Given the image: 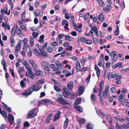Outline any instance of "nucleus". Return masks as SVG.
<instances>
[{"instance_id":"6e6552de","label":"nucleus","mask_w":129,"mask_h":129,"mask_svg":"<svg viewBox=\"0 0 129 129\" xmlns=\"http://www.w3.org/2000/svg\"><path fill=\"white\" fill-rule=\"evenodd\" d=\"M28 74L30 78L33 79H34L35 75L30 69H29L28 70Z\"/></svg>"},{"instance_id":"9b49d317","label":"nucleus","mask_w":129,"mask_h":129,"mask_svg":"<svg viewBox=\"0 0 129 129\" xmlns=\"http://www.w3.org/2000/svg\"><path fill=\"white\" fill-rule=\"evenodd\" d=\"M74 107L78 111L80 112H82L83 111V108L79 105L74 104Z\"/></svg>"},{"instance_id":"58836bf2","label":"nucleus","mask_w":129,"mask_h":129,"mask_svg":"<svg viewBox=\"0 0 129 129\" xmlns=\"http://www.w3.org/2000/svg\"><path fill=\"white\" fill-rule=\"evenodd\" d=\"M122 63L121 62H119L115 64L114 65V67L115 68H116L119 67V68L122 67Z\"/></svg>"},{"instance_id":"8fccbe9b","label":"nucleus","mask_w":129,"mask_h":129,"mask_svg":"<svg viewBox=\"0 0 129 129\" xmlns=\"http://www.w3.org/2000/svg\"><path fill=\"white\" fill-rule=\"evenodd\" d=\"M39 34V33L36 32H34L32 33V36L33 38H37Z\"/></svg>"},{"instance_id":"e433bc0d","label":"nucleus","mask_w":129,"mask_h":129,"mask_svg":"<svg viewBox=\"0 0 129 129\" xmlns=\"http://www.w3.org/2000/svg\"><path fill=\"white\" fill-rule=\"evenodd\" d=\"M41 65L43 67L48 66L49 63L45 61H42L41 63Z\"/></svg>"},{"instance_id":"7ed1b4c3","label":"nucleus","mask_w":129,"mask_h":129,"mask_svg":"<svg viewBox=\"0 0 129 129\" xmlns=\"http://www.w3.org/2000/svg\"><path fill=\"white\" fill-rule=\"evenodd\" d=\"M36 110V108H34L29 111L26 117L27 119L32 118L35 116H36L35 112Z\"/></svg>"},{"instance_id":"2eb2a0df","label":"nucleus","mask_w":129,"mask_h":129,"mask_svg":"<svg viewBox=\"0 0 129 129\" xmlns=\"http://www.w3.org/2000/svg\"><path fill=\"white\" fill-rule=\"evenodd\" d=\"M21 122L20 119H17L16 121V123H15V125H16V126L15 128L16 129H18L20 126Z\"/></svg>"},{"instance_id":"f8f14e48","label":"nucleus","mask_w":129,"mask_h":129,"mask_svg":"<svg viewBox=\"0 0 129 129\" xmlns=\"http://www.w3.org/2000/svg\"><path fill=\"white\" fill-rule=\"evenodd\" d=\"M50 101V100H49L47 99H43V100L40 101H38V106H39L40 105L42 104L47 103H49V101Z\"/></svg>"},{"instance_id":"20e7f679","label":"nucleus","mask_w":129,"mask_h":129,"mask_svg":"<svg viewBox=\"0 0 129 129\" xmlns=\"http://www.w3.org/2000/svg\"><path fill=\"white\" fill-rule=\"evenodd\" d=\"M117 52L115 51H113L110 52V56L111 57H113L112 58V61L114 62L117 60V57L115 56L117 55Z\"/></svg>"},{"instance_id":"4d7b16f0","label":"nucleus","mask_w":129,"mask_h":129,"mask_svg":"<svg viewBox=\"0 0 129 129\" xmlns=\"http://www.w3.org/2000/svg\"><path fill=\"white\" fill-rule=\"evenodd\" d=\"M85 42L87 44H90L92 43V42L90 40L86 39V41H85Z\"/></svg>"},{"instance_id":"dca6fc26","label":"nucleus","mask_w":129,"mask_h":129,"mask_svg":"<svg viewBox=\"0 0 129 129\" xmlns=\"http://www.w3.org/2000/svg\"><path fill=\"white\" fill-rule=\"evenodd\" d=\"M33 52L34 54L35 55L37 56H39L40 57L41 56V54L38 51L37 49L36 48L34 49L33 50Z\"/></svg>"},{"instance_id":"69168bd1","label":"nucleus","mask_w":129,"mask_h":129,"mask_svg":"<svg viewBox=\"0 0 129 129\" xmlns=\"http://www.w3.org/2000/svg\"><path fill=\"white\" fill-rule=\"evenodd\" d=\"M74 28L76 30L78 31L79 33H80L82 31L81 29L80 28L78 27V26L76 27V28Z\"/></svg>"},{"instance_id":"774afa93","label":"nucleus","mask_w":129,"mask_h":129,"mask_svg":"<svg viewBox=\"0 0 129 129\" xmlns=\"http://www.w3.org/2000/svg\"><path fill=\"white\" fill-rule=\"evenodd\" d=\"M9 71L11 73L12 76L13 77H14L15 76V75H14L13 70L10 68L9 69Z\"/></svg>"},{"instance_id":"aec40b11","label":"nucleus","mask_w":129,"mask_h":129,"mask_svg":"<svg viewBox=\"0 0 129 129\" xmlns=\"http://www.w3.org/2000/svg\"><path fill=\"white\" fill-rule=\"evenodd\" d=\"M50 69L48 66H45L44 68V70L46 75H48L50 73Z\"/></svg>"},{"instance_id":"37998d69","label":"nucleus","mask_w":129,"mask_h":129,"mask_svg":"<svg viewBox=\"0 0 129 129\" xmlns=\"http://www.w3.org/2000/svg\"><path fill=\"white\" fill-rule=\"evenodd\" d=\"M24 71V69L23 67H19L18 69V72L20 74L23 73Z\"/></svg>"},{"instance_id":"4c0bfd02","label":"nucleus","mask_w":129,"mask_h":129,"mask_svg":"<svg viewBox=\"0 0 129 129\" xmlns=\"http://www.w3.org/2000/svg\"><path fill=\"white\" fill-rule=\"evenodd\" d=\"M44 36L43 35H42L40 37V39L38 40V41L40 43L42 42L43 43L44 42V40H43L44 38Z\"/></svg>"},{"instance_id":"473e14b6","label":"nucleus","mask_w":129,"mask_h":129,"mask_svg":"<svg viewBox=\"0 0 129 129\" xmlns=\"http://www.w3.org/2000/svg\"><path fill=\"white\" fill-rule=\"evenodd\" d=\"M95 1H97L98 3L100 6L102 7L104 6L105 5V3L102 0H95Z\"/></svg>"},{"instance_id":"79ce46f5","label":"nucleus","mask_w":129,"mask_h":129,"mask_svg":"<svg viewBox=\"0 0 129 129\" xmlns=\"http://www.w3.org/2000/svg\"><path fill=\"white\" fill-rule=\"evenodd\" d=\"M118 99L119 101V103L123 105L124 104V102L125 101L124 99L122 98H119Z\"/></svg>"},{"instance_id":"412c9836","label":"nucleus","mask_w":129,"mask_h":129,"mask_svg":"<svg viewBox=\"0 0 129 129\" xmlns=\"http://www.w3.org/2000/svg\"><path fill=\"white\" fill-rule=\"evenodd\" d=\"M15 31L18 35L20 37H22L23 35L22 34L21 30L17 28L15 29Z\"/></svg>"},{"instance_id":"a19ab883","label":"nucleus","mask_w":129,"mask_h":129,"mask_svg":"<svg viewBox=\"0 0 129 129\" xmlns=\"http://www.w3.org/2000/svg\"><path fill=\"white\" fill-rule=\"evenodd\" d=\"M63 90L64 92V93H68V96H70L71 95V93L69 92L68 89L65 88L63 87Z\"/></svg>"},{"instance_id":"13d9d810","label":"nucleus","mask_w":129,"mask_h":129,"mask_svg":"<svg viewBox=\"0 0 129 129\" xmlns=\"http://www.w3.org/2000/svg\"><path fill=\"white\" fill-rule=\"evenodd\" d=\"M69 24L68 23V21L65 19H63L62 20V24L63 25H66L67 24Z\"/></svg>"},{"instance_id":"7c9ffc66","label":"nucleus","mask_w":129,"mask_h":129,"mask_svg":"<svg viewBox=\"0 0 129 129\" xmlns=\"http://www.w3.org/2000/svg\"><path fill=\"white\" fill-rule=\"evenodd\" d=\"M34 38L32 37H30V47H32L33 46L34 44Z\"/></svg>"},{"instance_id":"680f3d73","label":"nucleus","mask_w":129,"mask_h":129,"mask_svg":"<svg viewBox=\"0 0 129 129\" xmlns=\"http://www.w3.org/2000/svg\"><path fill=\"white\" fill-rule=\"evenodd\" d=\"M87 70V68L86 67H83L82 69H81L80 71V72H84L86 71Z\"/></svg>"},{"instance_id":"5701e85b","label":"nucleus","mask_w":129,"mask_h":129,"mask_svg":"<svg viewBox=\"0 0 129 129\" xmlns=\"http://www.w3.org/2000/svg\"><path fill=\"white\" fill-rule=\"evenodd\" d=\"M10 43L11 46L13 47L14 46V44L15 43V41L13 38L12 37H10Z\"/></svg>"},{"instance_id":"09e8293b","label":"nucleus","mask_w":129,"mask_h":129,"mask_svg":"<svg viewBox=\"0 0 129 129\" xmlns=\"http://www.w3.org/2000/svg\"><path fill=\"white\" fill-rule=\"evenodd\" d=\"M33 52L31 50H30L27 52V56L29 57H31L32 55Z\"/></svg>"},{"instance_id":"6ab92c4d","label":"nucleus","mask_w":129,"mask_h":129,"mask_svg":"<svg viewBox=\"0 0 129 129\" xmlns=\"http://www.w3.org/2000/svg\"><path fill=\"white\" fill-rule=\"evenodd\" d=\"M35 75L37 76H42L43 75V72L41 70H38L35 71Z\"/></svg>"},{"instance_id":"c756f323","label":"nucleus","mask_w":129,"mask_h":129,"mask_svg":"<svg viewBox=\"0 0 129 129\" xmlns=\"http://www.w3.org/2000/svg\"><path fill=\"white\" fill-rule=\"evenodd\" d=\"M76 70H77L78 71H80L81 69V66L80 63L79 61H77L76 63Z\"/></svg>"},{"instance_id":"b1692460","label":"nucleus","mask_w":129,"mask_h":129,"mask_svg":"<svg viewBox=\"0 0 129 129\" xmlns=\"http://www.w3.org/2000/svg\"><path fill=\"white\" fill-rule=\"evenodd\" d=\"M114 78H115V79L119 80L121 79L122 77V76H119L118 73H115L113 75Z\"/></svg>"},{"instance_id":"0e129e2a","label":"nucleus","mask_w":129,"mask_h":129,"mask_svg":"<svg viewBox=\"0 0 129 129\" xmlns=\"http://www.w3.org/2000/svg\"><path fill=\"white\" fill-rule=\"evenodd\" d=\"M29 125V124L28 121H25L24 123V126L25 127H28Z\"/></svg>"},{"instance_id":"c85d7f7f","label":"nucleus","mask_w":129,"mask_h":129,"mask_svg":"<svg viewBox=\"0 0 129 129\" xmlns=\"http://www.w3.org/2000/svg\"><path fill=\"white\" fill-rule=\"evenodd\" d=\"M69 72L67 70H63L62 71V73L63 74H65L66 77H67L71 76V74L70 72Z\"/></svg>"},{"instance_id":"bf43d9fd","label":"nucleus","mask_w":129,"mask_h":129,"mask_svg":"<svg viewBox=\"0 0 129 129\" xmlns=\"http://www.w3.org/2000/svg\"><path fill=\"white\" fill-rule=\"evenodd\" d=\"M90 15V14L89 13H88L86 14L84 16V19L85 20H86L87 18L89 17Z\"/></svg>"},{"instance_id":"4468645a","label":"nucleus","mask_w":129,"mask_h":129,"mask_svg":"<svg viewBox=\"0 0 129 129\" xmlns=\"http://www.w3.org/2000/svg\"><path fill=\"white\" fill-rule=\"evenodd\" d=\"M73 82L70 81L67 84V88L70 91L72 90L73 88Z\"/></svg>"},{"instance_id":"bb28decb","label":"nucleus","mask_w":129,"mask_h":129,"mask_svg":"<svg viewBox=\"0 0 129 129\" xmlns=\"http://www.w3.org/2000/svg\"><path fill=\"white\" fill-rule=\"evenodd\" d=\"M81 101L82 99L81 98H78L75 101L74 105H78L80 104L81 102Z\"/></svg>"},{"instance_id":"338daca9","label":"nucleus","mask_w":129,"mask_h":129,"mask_svg":"<svg viewBox=\"0 0 129 129\" xmlns=\"http://www.w3.org/2000/svg\"><path fill=\"white\" fill-rule=\"evenodd\" d=\"M15 32L16 31L14 30V28L11 29V34L12 36H15Z\"/></svg>"},{"instance_id":"f3484780","label":"nucleus","mask_w":129,"mask_h":129,"mask_svg":"<svg viewBox=\"0 0 129 129\" xmlns=\"http://www.w3.org/2000/svg\"><path fill=\"white\" fill-rule=\"evenodd\" d=\"M105 116L108 121L109 122L110 125L112 126V121L111 117L108 114H106Z\"/></svg>"},{"instance_id":"f257e3e1","label":"nucleus","mask_w":129,"mask_h":129,"mask_svg":"<svg viewBox=\"0 0 129 129\" xmlns=\"http://www.w3.org/2000/svg\"><path fill=\"white\" fill-rule=\"evenodd\" d=\"M56 101L57 102L60 103L63 105H68L70 104V103L67 102H68V101L64 99L63 97L58 98L56 100Z\"/></svg>"},{"instance_id":"603ef678","label":"nucleus","mask_w":129,"mask_h":129,"mask_svg":"<svg viewBox=\"0 0 129 129\" xmlns=\"http://www.w3.org/2000/svg\"><path fill=\"white\" fill-rule=\"evenodd\" d=\"M86 40V39L83 37L80 38L79 39V40L80 42H85Z\"/></svg>"},{"instance_id":"864d4df0","label":"nucleus","mask_w":129,"mask_h":129,"mask_svg":"<svg viewBox=\"0 0 129 129\" xmlns=\"http://www.w3.org/2000/svg\"><path fill=\"white\" fill-rule=\"evenodd\" d=\"M129 70V68L125 69H123L121 71V72L122 73H124Z\"/></svg>"},{"instance_id":"9d476101","label":"nucleus","mask_w":129,"mask_h":129,"mask_svg":"<svg viewBox=\"0 0 129 129\" xmlns=\"http://www.w3.org/2000/svg\"><path fill=\"white\" fill-rule=\"evenodd\" d=\"M107 7H104L103 8V10L106 13H107L110 11V10L112 8L111 6L109 4H107L106 5Z\"/></svg>"},{"instance_id":"ea45409f","label":"nucleus","mask_w":129,"mask_h":129,"mask_svg":"<svg viewBox=\"0 0 129 129\" xmlns=\"http://www.w3.org/2000/svg\"><path fill=\"white\" fill-rule=\"evenodd\" d=\"M103 95L102 97L103 98H105L107 96L109 95V92H104V91L102 92Z\"/></svg>"},{"instance_id":"f03ea898","label":"nucleus","mask_w":129,"mask_h":129,"mask_svg":"<svg viewBox=\"0 0 129 129\" xmlns=\"http://www.w3.org/2000/svg\"><path fill=\"white\" fill-rule=\"evenodd\" d=\"M35 85H32L27 90L25 91L23 94L24 95H29L34 91H35Z\"/></svg>"},{"instance_id":"a211bd4d","label":"nucleus","mask_w":129,"mask_h":129,"mask_svg":"<svg viewBox=\"0 0 129 129\" xmlns=\"http://www.w3.org/2000/svg\"><path fill=\"white\" fill-rule=\"evenodd\" d=\"M39 50L43 57H45L47 56V53L45 50L41 48H39Z\"/></svg>"},{"instance_id":"f704fd0d","label":"nucleus","mask_w":129,"mask_h":129,"mask_svg":"<svg viewBox=\"0 0 129 129\" xmlns=\"http://www.w3.org/2000/svg\"><path fill=\"white\" fill-rule=\"evenodd\" d=\"M68 123V118L67 117L66 120L64 122L63 125V127L64 129H66L67 127Z\"/></svg>"},{"instance_id":"e2e57ef3","label":"nucleus","mask_w":129,"mask_h":129,"mask_svg":"<svg viewBox=\"0 0 129 129\" xmlns=\"http://www.w3.org/2000/svg\"><path fill=\"white\" fill-rule=\"evenodd\" d=\"M54 88L55 90L57 91L60 92L61 91V89L60 88L55 86H54Z\"/></svg>"},{"instance_id":"72a5a7b5","label":"nucleus","mask_w":129,"mask_h":129,"mask_svg":"<svg viewBox=\"0 0 129 129\" xmlns=\"http://www.w3.org/2000/svg\"><path fill=\"white\" fill-rule=\"evenodd\" d=\"M55 48V47H52L50 46L48 47L47 48V51L48 52H51L54 50Z\"/></svg>"},{"instance_id":"6e6d98bb","label":"nucleus","mask_w":129,"mask_h":129,"mask_svg":"<svg viewBox=\"0 0 129 129\" xmlns=\"http://www.w3.org/2000/svg\"><path fill=\"white\" fill-rule=\"evenodd\" d=\"M20 84L21 87H24L25 86V82L24 81V80H22L20 82Z\"/></svg>"},{"instance_id":"a878e982","label":"nucleus","mask_w":129,"mask_h":129,"mask_svg":"<svg viewBox=\"0 0 129 129\" xmlns=\"http://www.w3.org/2000/svg\"><path fill=\"white\" fill-rule=\"evenodd\" d=\"M121 129H127L129 128V122H128L126 124H123L121 126Z\"/></svg>"},{"instance_id":"052dcab7","label":"nucleus","mask_w":129,"mask_h":129,"mask_svg":"<svg viewBox=\"0 0 129 129\" xmlns=\"http://www.w3.org/2000/svg\"><path fill=\"white\" fill-rule=\"evenodd\" d=\"M116 89L114 87H112L110 89V91L113 93H115L116 92Z\"/></svg>"},{"instance_id":"ddd939ff","label":"nucleus","mask_w":129,"mask_h":129,"mask_svg":"<svg viewBox=\"0 0 129 129\" xmlns=\"http://www.w3.org/2000/svg\"><path fill=\"white\" fill-rule=\"evenodd\" d=\"M53 116L52 113H50L47 116L46 119V122L47 123H48L50 122V120H51Z\"/></svg>"},{"instance_id":"de8ad7c7","label":"nucleus","mask_w":129,"mask_h":129,"mask_svg":"<svg viewBox=\"0 0 129 129\" xmlns=\"http://www.w3.org/2000/svg\"><path fill=\"white\" fill-rule=\"evenodd\" d=\"M28 42V39L26 38H24L22 41V43L23 44H27Z\"/></svg>"},{"instance_id":"49530a36","label":"nucleus","mask_w":129,"mask_h":129,"mask_svg":"<svg viewBox=\"0 0 129 129\" xmlns=\"http://www.w3.org/2000/svg\"><path fill=\"white\" fill-rule=\"evenodd\" d=\"M0 113L2 115H3L6 118L7 117V113L5 111L3 110L2 111L1 109V111H0Z\"/></svg>"},{"instance_id":"423d86ee","label":"nucleus","mask_w":129,"mask_h":129,"mask_svg":"<svg viewBox=\"0 0 129 129\" xmlns=\"http://www.w3.org/2000/svg\"><path fill=\"white\" fill-rule=\"evenodd\" d=\"M8 120L10 122L11 125H12L14 121V118L13 115L11 113L9 114Z\"/></svg>"},{"instance_id":"39448f33","label":"nucleus","mask_w":129,"mask_h":129,"mask_svg":"<svg viewBox=\"0 0 129 129\" xmlns=\"http://www.w3.org/2000/svg\"><path fill=\"white\" fill-rule=\"evenodd\" d=\"M78 95L79 96L82 95L84 92L85 89V87L84 86H78Z\"/></svg>"},{"instance_id":"1a4fd4ad","label":"nucleus","mask_w":129,"mask_h":129,"mask_svg":"<svg viewBox=\"0 0 129 129\" xmlns=\"http://www.w3.org/2000/svg\"><path fill=\"white\" fill-rule=\"evenodd\" d=\"M61 114V112L59 111H58L57 112L55 115L53 120L54 121H55L57 120H58L60 118V116Z\"/></svg>"},{"instance_id":"393cba45","label":"nucleus","mask_w":129,"mask_h":129,"mask_svg":"<svg viewBox=\"0 0 129 129\" xmlns=\"http://www.w3.org/2000/svg\"><path fill=\"white\" fill-rule=\"evenodd\" d=\"M21 46V42H19L15 47V51L18 52L20 49Z\"/></svg>"},{"instance_id":"5fc2aeb1","label":"nucleus","mask_w":129,"mask_h":129,"mask_svg":"<svg viewBox=\"0 0 129 129\" xmlns=\"http://www.w3.org/2000/svg\"><path fill=\"white\" fill-rule=\"evenodd\" d=\"M65 35L63 34H58L57 36L58 38V39H61Z\"/></svg>"},{"instance_id":"cd10ccee","label":"nucleus","mask_w":129,"mask_h":129,"mask_svg":"<svg viewBox=\"0 0 129 129\" xmlns=\"http://www.w3.org/2000/svg\"><path fill=\"white\" fill-rule=\"evenodd\" d=\"M104 85V82L103 81H101L99 83V90H103Z\"/></svg>"},{"instance_id":"c03bdc74","label":"nucleus","mask_w":129,"mask_h":129,"mask_svg":"<svg viewBox=\"0 0 129 129\" xmlns=\"http://www.w3.org/2000/svg\"><path fill=\"white\" fill-rule=\"evenodd\" d=\"M86 128L87 129H92L93 127L92 125V124L90 123H88L86 126Z\"/></svg>"},{"instance_id":"0eeeda50","label":"nucleus","mask_w":129,"mask_h":129,"mask_svg":"<svg viewBox=\"0 0 129 129\" xmlns=\"http://www.w3.org/2000/svg\"><path fill=\"white\" fill-rule=\"evenodd\" d=\"M102 90H99L98 96L100 98V102L101 104V105L103 106L104 105V101L103 99L102 96Z\"/></svg>"},{"instance_id":"3c124183","label":"nucleus","mask_w":129,"mask_h":129,"mask_svg":"<svg viewBox=\"0 0 129 129\" xmlns=\"http://www.w3.org/2000/svg\"><path fill=\"white\" fill-rule=\"evenodd\" d=\"M20 28L23 31H25L26 30V27L24 25H21L20 26Z\"/></svg>"},{"instance_id":"a18cd8bd","label":"nucleus","mask_w":129,"mask_h":129,"mask_svg":"<svg viewBox=\"0 0 129 129\" xmlns=\"http://www.w3.org/2000/svg\"><path fill=\"white\" fill-rule=\"evenodd\" d=\"M113 75L112 72H109L108 74L107 77L108 79H109V78H114L113 77Z\"/></svg>"},{"instance_id":"c9c22d12","label":"nucleus","mask_w":129,"mask_h":129,"mask_svg":"<svg viewBox=\"0 0 129 129\" xmlns=\"http://www.w3.org/2000/svg\"><path fill=\"white\" fill-rule=\"evenodd\" d=\"M65 39L66 40L69 41H72V39L71 38V37H70L69 35H65L64 36Z\"/></svg>"},{"instance_id":"4be33fe9","label":"nucleus","mask_w":129,"mask_h":129,"mask_svg":"<svg viewBox=\"0 0 129 129\" xmlns=\"http://www.w3.org/2000/svg\"><path fill=\"white\" fill-rule=\"evenodd\" d=\"M91 100L93 102H95L97 101V98L95 94L94 93L91 94L90 97Z\"/></svg>"},{"instance_id":"2f4dec72","label":"nucleus","mask_w":129,"mask_h":129,"mask_svg":"<svg viewBox=\"0 0 129 129\" xmlns=\"http://www.w3.org/2000/svg\"><path fill=\"white\" fill-rule=\"evenodd\" d=\"M78 123L80 125L84 124L86 122V120L84 118H82L78 121Z\"/></svg>"}]
</instances>
